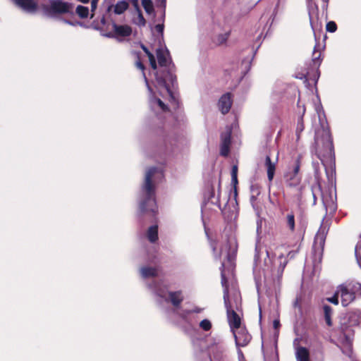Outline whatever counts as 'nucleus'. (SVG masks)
Listing matches in <instances>:
<instances>
[{"label":"nucleus","instance_id":"nucleus-6","mask_svg":"<svg viewBox=\"0 0 361 361\" xmlns=\"http://www.w3.org/2000/svg\"><path fill=\"white\" fill-rule=\"evenodd\" d=\"M224 300L225 307L226 309L227 321L231 331L234 332V331L240 329L241 319L237 312L231 308L229 300V294L227 288L224 291Z\"/></svg>","mask_w":361,"mask_h":361},{"label":"nucleus","instance_id":"nucleus-32","mask_svg":"<svg viewBox=\"0 0 361 361\" xmlns=\"http://www.w3.org/2000/svg\"><path fill=\"white\" fill-rule=\"evenodd\" d=\"M142 5L147 13H151L154 11L152 0H142Z\"/></svg>","mask_w":361,"mask_h":361},{"label":"nucleus","instance_id":"nucleus-30","mask_svg":"<svg viewBox=\"0 0 361 361\" xmlns=\"http://www.w3.org/2000/svg\"><path fill=\"white\" fill-rule=\"evenodd\" d=\"M302 159V156L301 154H299L295 161V164L292 171V173H293L294 175L299 176L298 174L300 170Z\"/></svg>","mask_w":361,"mask_h":361},{"label":"nucleus","instance_id":"nucleus-18","mask_svg":"<svg viewBox=\"0 0 361 361\" xmlns=\"http://www.w3.org/2000/svg\"><path fill=\"white\" fill-rule=\"evenodd\" d=\"M297 361H310V352L305 347H298L296 350Z\"/></svg>","mask_w":361,"mask_h":361},{"label":"nucleus","instance_id":"nucleus-12","mask_svg":"<svg viewBox=\"0 0 361 361\" xmlns=\"http://www.w3.org/2000/svg\"><path fill=\"white\" fill-rule=\"evenodd\" d=\"M319 114V126L315 129V135H330L331 132L329 127V124L325 117L322 118L320 114Z\"/></svg>","mask_w":361,"mask_h":361},{"label":"nucleus","instance_id":"nucleus-8","mask_svg":"<svg viewBox=\"0 0 361 361\" xmlns=\"http://www.w3.org/2000/svg\"><path fill=\"white\" fill-rule=\"evenodd\" d=\"M13 3L27 13H35L37 9V3L35 0H11Z\"/></svg>","mask_w":361,"mask_h":361},{"label":"nucleus","instance_id":"nucleus-40","mask_svg":"<svg viewBox=\"0 0 361 361\" xmlns=\"http://www.w3.org/2000/svg\"><path fill=\"white\" fill-rule=\"evenodd\" d=\"M202 311V309L201 307H195V308H193L192 310H185L183 314H181L180 316L182 317V318H185V314H191V313H200Z\"/></svg>","mask_w":361,"mask_h":361},{"label":"nucleus","instance_id":"nucleus-14","mask_svg":"<svg viewBox=\"0 0 361 361\" xmlns=\"http://www.w3.org/2000/svg\"><path fill=\"white\" fill-rule=\"evenodd\" d=\"M327 235V231L325 228L321 227L316 234L314 238V245H319V247L323 250L326 241Z\"/></svg>","mask_w":361,"mask_h":361},{"label":"nucleus","instance_id":"nucleus-45","mask_svg":"<svg viewBox=\"0 0 361 361\" xmlns=\"http://www.w3.org/2000/svg\"><path fill=\"white\" fill-rule=\"evenodd\" d=\"M154 29L157 32L162 34L163 31H164V25L163 24L156 25L154 27Z\"/></svg>","mask_w":361,"mask_h":361},{"label":"nucleus","instance_id":"nucleus-52","mask_svg":"<svg viewBox=\"0 0 361 361\" xmlns=\"http://www.w3.org/2000/svg\"><path fill=\"white\" fill-rule=\"evenodd\" d=\"M105 36H106V37H113V36H114V35H113V34H111V33H109V34L105 35Z\"/></svg>","mask_w":361,"mask_h":361},{"label":"nucleus","instance_id":"nucleus-55","mask_svg":"<svg viewBox=\"0 0 361 361\" xmlns=\"http://www.w3.org/2000/svg\"><path fill=\"white\" fill-rule=\"evenodd\" d=\"M220 257H221V252H220V253H219L218 255H216V257H217L218 259H219V258H220Z\"/></svg>","mask_w":361,"mask_h":361},{"label":"nucleus","instance_id":"nucleus-39","mask_svg":"<svg viewBox=\"0 0 361 361\" xmlns=\"http://www.w3.org/2000/svg\"><path fill=\"white\" fill-rule=\"evenodd\" d=\"M309 16H310V25H311L312 29L313 30L314 32L315 33L316 30H317V29L319 30L322 27V25H321V23H315L313 20V18H312L311 13H309Z\"/></svg>","mask_w":361,"mask_h":361},{"label":"nucleus","instance_id":"nucleus-26","mask_svg":"<svg viewBox=\"0 0 361 361\" xmlns=\"http://www.w3.org/2000/svg\"><path fill=\"white\" fill-rule=\"evenodd\" d=\"M141 47H142V49H143V51L146 53V54L147 55V56L149 58V63H150L152 69L153 71H155L157 69V63H156L154 56L153 55L152 53H151L149 51V49L145 46L142 45Z\"/></svg>","mask_w":361,"mask_h":361},{"label":"nucleus","instance_id":"nucleus-4","mask_svg":"<svg viewBox=\"0 0 361 361\" xmlns=\"http://www.w3.org/2000/svg\"><path fill=\"white\" fill-rule=\"evenodd\" d=\"M314 149L317 157L324 161L334 160L335 152L332 137H315Z\"/></svg>","mask_w":361,"mask_h":361},{"label":"nucleus","instance_id":"nucleus-17","mask_svg":"<svg viewBox=\"0 0 361 361\" xmlns=\"http://www.w3.org/2000/svg\"><path fill=\"white\" fill-rule=\"evenodd\" d=\"M347 317L350 325H358L361 322V310H357L355 311L349 312L347 314Z\"/></svg>","mask_w":361,"mask_h":361},{"label":"nucleus","instance_id":"nucleus-25","mask_svg":"<svg viewBox=\"0 0 361 361\" xmlns=\"http://www.w3.org/2000/svg\"><path fill=\"white\" fill-rule=\"evenodd\" d=\"M128 7V3L125 1H119L116 3V4L114 6V12L116 14H121L123 13L126 10H127Z\"/></svg>","mask_w":361,"mask_h":361},{"label":"nucleus","instance_id":"nucleus-35","mask_svg":"<svg viewBox=\"0 0 361 361\" xmlns=\"http://www.w3.org/2000/svg\"><path fill=\"white\" fill-rule=\"evenodd\" d=\"M134 23L139 26H144L145 25V19L140 10L137 11V16L134 19Z\"/></svg>","mask_w":361,"mask_h":361},{"label":"nucleus","instance_id":"nucleus-36","mask_svg":"<svg viewBox=\"0 0 361 361\" xmlns=\"http://www.w3.org/2000/svg\"><path fill=\"white\" fill-rule=\"evenodd\" d=\"M224 268H225V264L224 262L221 263V267H220V269H221V283H222V286L225 287V288H228V286H227V279L225 276V274H224ZM226 289H224L225 290Z\"/></svg>","mask_w":361,"mask_h":361},{"label":"nucleus","instance_id":"nucleus-33","mask_svg":"<svg viewBox=\"0 0 361 361\" xmlns=\"http://www.w3.org/2000/svg\"><path fill=\"white\" fill-rule=\"evenodd\" d=\"M238 168L237 165H233L231 169V181L232 183L235 186L238 183Z\"/></svg>","mask_w":361,"mask_h":361},{"label":"nucleus","instance_id":"nucleus-46","mask_svg":"<svg viewBox=\"0 0 361 361\" xmlns=\"http://www.w3.org/2000/svg\"><path fill=\"white\" fill-rule=\"evenodd\" d=\"M98 1L99 0H92V1H91V10H92V12H94L95 11V9L97 8Z\"/></svg>","mask_w":361,"mask_h":361},{"label":"nucleus","instance_id":"nucleus-3","mask_svg":"<svg viewBox=\"0 0 361 361\" xmlns=\"http://www.w3.org/2000/svg\"><path fill=\"white\" fill-rule=\"evenodd\" d=\"M41 8L47 16L52 18H59L61 15L73 13L72 4L62 0H46Z\"/></svg>","mask_w":361,"mask_h":361},{"label":"nucleus","instance_id":"nucleus-11","mask_svg":"<svg viewBox=\"0 0 361 361\" xmlns=\"http://www.w3.org/2000/svg\"><path fill=\"white\" fill-rule=\"evenodd\" d=\"M219 108L223 114H227L231 107L232 99L230 93L223 94L219 100Z\"/></svg>","mask_w":361,"mask_h":361},{"label":"nucleus","instance_id":"nucleus-31","mask_svg":"<svg viewBox=\"0 0 361 361\" xmlns=\"http://www.w3.org/2000/svg\"><path fill=\"white\" fill-rule=\"evenodd\" d=\"M238 133V124L234 121L228 128L225 135H236Z\"/></svg>","mask_w":361,"mask_h":361},{"label":"nucleus","instance_id":"nucleus-2","mask_svg":"<svg viewBox=\"0 0 361 361\" xmlns=\"http://www.w3.org/2000/svg\"><path fill=\"white\" fill-rule=\"evenodd\" d=\"M156 172V167H151L147 171L143 185V190L145 192V197L140 204V210L142 214L149 213L153 216L157 213L154 185L152 183V178Z\"/></svg>","mask_w":361,"mask_h":361},{"label":"nucleus","instance_id":"nucleus-29","mask_svg":"<svg viewBox=\"0 0 361 361\" xmlns=\"http://www.w3.org/2000/svg\"><path fill=\"white\" fill-rule=\"evenodd\" d=\"M320 57H321V51H317L316 49V47H314V49L313 51L312 62H313L314 68H315L317 69L318 68V67L319 66V65L321 63Z\"/></svg>","mask_w":361,"mask_h":361},{"label":"nucleus","instance_id":"nucleus-23","mask_svg":"<svg viewBox=\"0 0 361 361\" xmlns=\"http://www.w3.org/2000/svg\"><path fill=\"white\" fill-rule=\"evenodd\" d=\"M140 273L144 278L157 276V269L151 267H143L140 269Z\"/></svg>","mask_w":361,"mask_h":361},{"label":"nucleus","instance_id":"nucleus-53","mask_svg":"<svg viewBox=\"0 0 361 361\" xmlns=\"http://www.w3.org/2000/svg\"><path fill=\"white\" fill-rule=\"evenodd\" d=\"M318 78H319V75L317 74V75L314 79L315 83L317 82Z\"/></svg>","mask_w":361,"mask_h":361},{"label":"nucleus","instance_id":"nucleus-16","mask_svg":"<svg viewBox=\"0 0 361 361\" xmlns=\"http://www.w3.org/2000/svg\"><path fill=\"white\" fill-rule=\"evenodd\" d=\"M232 137H224L220 145V154L222 157H226L230 153V148L231 145Z\"/></svg>","mask_w":361,"mask_h":361},{"label":"nucleus","instance_id":"nucleus-7","mask_svg":"<svg viewBox=\"0 0 361 361\" xmlns=\"http://www.w3.org/2000/svg\"><path fill=\"white\" fill-rule=\"evenodd\" d=\"M160 297L164 298L166 302L171 303L172 306L176 309H178L180 307L185 299L183 292L181 290L169 291L167 297H165L162 295H160Z\"/></svg>","mask_w":361,"mask_h":361},{"label":"nucleus","instance_id":"nucleus-20","mask_svg":"<svg viewBox=\"0 0 361 361\" xmlns=\"http://www.w3.org/2000/svg\"><path fill=\"white\" fill-rule=\"evenodd\" d=\"M285 223L289 232L293 233L295 231V220L293 212H291L286 215Z\"/></svg>","mask_w":361,"mask_h":361},{"label":"nucleus","instance_id":"nucleus-9","mask_svg":"<svg viewBox=\"0 0 361 361\" xmlns=\"http://www.w3.org/2000/svg\"><path fill=\"white\" fill-rule=\"evenodd\" d=\"M339 295L341 298V304L346 307L355 299V295L350 292L344 284H341L338 287Z\"/></svg>","mask_w":361,"mask_h":361},{"label":"nucleus","instance_id":"nucleus-47","mask_svg":"<svg viewBox=\"0 0 361 361\" xmlns=\"http://www.w3.org/2000/svg\"><path fill=\"white\" fill-rule=\"evenodd\" d=\"M62 20H63L65 23L68 24V25H73V26H75V25H78V22H73V21H71V20H65V19H63Z\"/></svg>","mask_w":361,"mask_h":361},{"label":"nucleus","instance_id":"nucleus-58","mask_svg":"<svg viewBox=\"0 0 361 361\" xmlns=\"http://www.w3.org/2000/svg\"><path fill=\"white\" fill-rule=\"evenodd\" d=\"M359 264H360V267H361V262H359Z\"/></svg>","mask_w":361,"mask_h":361},{"label":"nucleus","instance_id":"nucleus-5","mask_svg":"<svg viewBox=\"0 0 361 361\" xmlns=\"http://www.w3.org/2000/svg\"><path fill=\"white\" fill-rule=\"evenodd\" d=\"M136 67L139 69H140L142 71L143 78L145 79V82L146 84V86L147 87L148 92L149 93V105L150 107V109L154 111L155 114H160V113H166L169 111V108L167 106L159 99L154 96V93L153 92L152 88L149 84L148 80L145 75V73L144 72L145 71V66L142 64V63L138 60L135 63Z\"/></svg>","mask_w":361,"mask_h":361},{"label":"nucleus","instance_id":"nucleus-41","mask_svg":"<svg viewBox=\"0 0 361 361\" xmlns=\"http://www.w3.org/2000/svg\"><path fill=\"white\" fill-rule=\"evenodd\" d=\"M326 30L329 32H334L337 29V25L335 22L329 21L326 23Z\"/></svg>","mask_w":361,"mask_h":361},{"label":"nucleus","instance_id":"nucleus-51","mask_svg":"<svg viewBox=\"0 0 361 361\" xmlns=\"http://www.w3.org/2000/svg\"><path fill=\"white\" fill-rule=\"evenodd\" d=\"M79 1L82 2V3H87L90 0H78Z\"/></svg>","mask_w":361,"mask_h":361},{"label":"nucleus","instance_id":"nucleus-10","mask_svg":"<svg viewBox=\"0 0 361 361\" xmlns=\"http://www.w3.org/2000/svg\"><path fill=\"white\" fill-rule=\"evenodd\" d=\"M235 343L238 346L244 347L250 341L251 336L245 329H240L237 333L235 331L233 332Z\"/></svg>","mask_w":361,"mask_h":361},{"label":"nucleus","instance_id":"nucleus-57","mask_svg":"<svg viewBox=\"0 0 361 361\" xmlns=\"http://www.w3.org/2000/svg\"><path fill=\"white\" fill-rule=\"evenodd\" d=\"M267 255L268 257H269V251H268V250H267Z\"/></svg>","mask_w":361,"mask_h":361},{"label":"nucleus","instance_id":"nucleus-19","mask_svg":"<svg viewBox=\"0 0 361 361\" xmlns=\"http://www.w3.org/2000/svg\"><path fill=\"white\" fill-rule=\"evenodd\" d=\"M147 238L148 240L152 243H154L158 240V226L154 225L149 227L147 231Z\"/></svg>","mask_w":361,"mask_h":361},{"label":"nucleus","instance_id":"nucleus-22","mask_svg":"<svg viewBox=\"0 0 361 361\" xmlns=\"http://www.w3.org/2000/svg\"><path fill=\"white\" fill-rule=\"evenodd\" d=\"M343 284L355 295H361V283L355 282V281H350V282H347Z\"/></svg>","mask_w":361,"mask_h":361},{"label":"nucleus","instance_id":"nucleus-27","mask_svg":"<svg viewBox=\"0 0 361 361\" xmlns=\"http://www.w3.org/2000/svg\"><path fill=\"white\" fill-rule=\"evenodd\" d=\"M229 35H230L229 32L219 34L218 35H216V37L214 39V43L217 45H221V44H225L229 37Z\"/></svg>","mask_w":361,"mask_h":361},{"label":"nucleus","instance_id":"nucleus-1","mask_svg":"<svg viewBox=\"0 0 361 361\" xmlns=\"http://www.w3.org/2000/svg\"><path fill=\"white\" fill-rule=\"evenodd\" d=\"M157 58L159 65L161 70L153 71L156 79V87L159 91L160 94L164 95L163 91L168 95L169 101L175 106L178 105V99L171 90L169 83L172 87L176 81V78L173 75V64L169 56V51L167 49L161 47L156 50Z\"/></svg>","mask_w":361,"mask_h":361},{"label":"nucleus","instance_id":"nucleus-48","mask_svg":"<svg viewBox=\"0 0 361 361\" xmlns=\"http://www.w3.org/2000/svg\"><path fill=\"white\" fill-rule=\"evenodd\" d=\"M274 328L277 329L281 326L279 320L275 319L273 323Z\"/></svg>","mask_w":361,"mask_h":361},{"label":"nucleus","instance_id":"nucleus-59","mask_svg":"<svg viewBox=\"0 0 361 361\" xmlns=\"http://www.w3.org/2000/svg\"><path fill=\"white\" fill-rule=\"evenodd\" d=\"M309 1H310L311 0H308Z\"/></svg>","mask_w":361,"mask_h":361},{"label":"nucleus","instance_id":"nucleus-54","mask_svg":"<svg viewBox=\"0 0 361 361\" xmlns=\"http://www.w3.org/2000/svg\"><path fill=\"white\" fill-rule=\"evenodd\" d=\"M212 250H213V252H216V247L214 245L213 247H212Z\"/></svg>","mask_w":361,"mask_h":361},{"label":"nucleus","instance_id":"nucleus-56","mask_svg":"<svg viewBox=\"0 0 361 361\" xmlns=\"http://www.w3.org/2000/svg\"><path fill=\"white\" fill-rule=\"evenodd\" d=\"M101 21H102V23L103 24H104V18H102V20H101Z\"/></svg>","mask_w":361,"mask_h":361},{"label":"nucleus","instance_id":"nucleus-42","mask_svg":"<svg viewBox=\"0 0 361 361\" xmlns=\"http://www.w3.org/2000/svg\"><path fill=\"white\" fill-rule=\"evenodd\" d=\"M339 292L338 290L336 291L334 295L331 298H327V300L334 305L338 304V296H339Z\"/></svg>","mask_w":361,"mask_h":361},{"label":"nucleus","instance_id":"nucleus-28","mask_svg":"<svg viewBox=\"0 0 361 361\" xmlns=\"http://www.w3.org/2000/svg\"><path fill=\"white\" fill-rule=\"evenodd\" d=\"M76 13L82 18H85L89 16V8L84 6H78L76 8Z\"/></svg>","mask_w":361,"mask_h":361},{"label":"nucleus","instance_id":"nucleus-21","mask_svg":"<svg viewBox=\"0 0 361 361\" xmlns=\"http://www.w3.org/2000/svg\"><path fill=\"white\" fill-rule=\"evenodd\" d=\"M286 181L288 185L290 187H295L298 185L301 181L300 176L294 175L293 173L289 172L286 175Z\"/></svg>","mask_w":361,"mask_h":361},{"label":"nucleus","instance_id":"nucleus-34","mask_svg":"<svg viewBox=\"0 0 361 361\" xmlns=\"http://www.w3.org/2000/svg\"><path fill=\"white\" fill-rule=\"evenodd\" d=\"M279 259H280V264L278 268V271L281 274L284 271L285 267L288 264V260L284 257L283 255L281 254L279 256Z\"/></svg>","mask_w":361,"mask_h":361},{"label":"nucleus","instance_id":"nucleus-50","mask_svg":"<svg viewBox=\"0 0 361 361\" xmlns=\"http://www.w3.org/2000/svg\"><path fill=\"white\" fill-rule=\"evenodd\" d=\"M210 190H211L210 197H213L214 195V187L212 185L210 187Z\"/></svg>","mask_w":361,"mask_h":361},{"label":"nucleus","instance_id":"nucleus-15","mask_svg":"<svg viewBox=\"0 0 361 361\" xmlns=\"http://www.w3.org/2000/svg\"><path fill=\"white\" fill-rule=\"evenodd\" d=\"M113 30L118 36L128 37L132 32L131 28L128 25H118L116 23L112 24Z\"/></svg>","mask_w":361,"mask_h":361},{"label":"nucleus","instance_id":"nucleus-24","mask_svg":"<svg viewBox=\"0 0 361 361\" xmlns=\"http://www.w3.org/2000/svg\"><path fill=\"white\" fill-rule=\"evenodd\" d=\"M324 319L328 326H332L331 316L333 314V309L328 305H324L323 307Z\"/></svg>","mask_w":361,"mask_h":361},{"label":"nucleus","instance_id":"nucleus-13","mask_svg":"<svg viewBox=\"0 0 361 361\" xmlns=\"http://www.w3.org/2000/svg\"><path fill=\"white\" fill-rule=\"evenodd\" d=\"M276 162L277 160L276 161V162L271 161L270 155L266 156L264 165L267 169V178L270 182L273 180L274 177Z\"/></svg>","mask_w":361,"mask_h":361},{"label":"nucleus","instance_id":"nucleus-38","mask_svg":"<svg viewBox=\"0 0 361 361\" xmlns=\"http://www.w3.org/2000/svg\"><path fill=\"white\" fill-rule=\"evenodd\" d=\"M324 207H326V211L328 209L330 210L331 212H335L336 210V205L333 201H331L330 202H327L324 200H323Z\"/></svg>","mask_w":361,"mask_h":361},{"label":"nucleus","instance_id":"nucleus-43","mask_svg":"<svg viewBox=\"0 0 361 361\" xmlns=\"http://www.w3.org/2000/svg\"><path fill=\"white\" fill-rule=\"evenodd\" d=\"M271 124L273 125V127H279L281 124V118L279 116L275 115L271 118Z\"/></svg>","mask_w":361,"mask_h":361},{"label":"nucleus","instance_id":"nucleus-44","mask_svg":"<svg viewBox=\"0 0 361 361\" xmlns=\"http://www.w3.org/2000/svg\"><path fill=\"white\" fill-rule=\"evenodd\" d=\"M304 129V125H303V121L302 118L301 117L298 122V126L296 128V133L297 134H300Z\"/></svg>","mask_w":361,"mask_h":361},{"label":"nucleus","instance_id":"nucleus-37","mask_svg":"<svg viewBox=\"0 0 361 361\" xmlns=\"http://www.w3.org/2000/svg\"><path fill=\"white\" fill-rule=\"evenodd\" d=\"M200 326L205 331H208L212 329V323L209 319H204L200 323Z\"/></svg>","mask_w":361,"mask_h":361},{"label":"nucleus","instance_id":"nucleus-49","mask_svg":"<svg viewBox=\"0 0 361 361\" xmlns=\"http://www.w3.org/2000/svg\"><path fill=\"white\" fill-rule=\"evenodd\" d=\"M296 77L300 79L305 78L307 80V75L305 74H301L300 75H297Z\"/></svg>","mask_w":361,"mask_h":361}]
</instances>
